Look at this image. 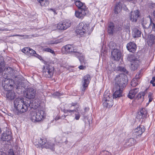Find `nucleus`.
I'll return each mask as SVG.
<instances>
[{
  "mask_svg": "<svg viewBox=\"0 0 155 155\" xmlns=\"http://www.w3.org/2000/svg\"><path fill=\"white\" fill-rule=\"evenodd\" d=\"M14 105L17 114L19 115L26 112L29 106L34 109H36L39 106L40 103L37 99L34 100L31 102L30 99L24 100L23 98L18 97L14 101Z\"/></svg>",
  "mask_w": 155,
  "mask_h": 155,
  "instance_id": "1",
  "label": "nucleus"
},
{
  "mask_svg": "<svg viewBox=\"0 0 155 155\" xmlns=\"http://www.w3.org/2000/svg\"><path fill=\"white\" fill-rule=\"evenodd\" d=\"M30 115L32 121L36 122L43 120L46 115L43 110L34 109L31 111Z\"/></svg>",
  "mask_w": 155,
  "mask_h": 155,
  "instance_id": "2",
  "label": "nucleus"
},
{
  "mask_svg": "<svg viewBox=\"0 0 155 155\" xmlns=\"http://www.w3.org/2000/svg\"><path fill=\"white\" fill-rule=\"evenodd\" d=\"M89 24L85 22H81L78 25L76 30V33L78 35H83L85 33L90 34L93 30L92 28H89Z\"/></svg>",
  "mask_w": 155,
  "mask_h": 155,
  "instance_id": "3",
  "label": "nucleus"
},
{
  "mask_svg": "<svg viewBox=\"0 0 155 155\" xmlns=\"http://www.w3.org/2000/svg\"><path fill=\"white\" fill-rule=\"evenodd\" d=\"M115 86L123 88L126 87L127 82V77L124 74H121L117 75L114 79Z\"/></svg>",
  "mask_w": 155,
  "mask_h": 155,
  "instance_id": "4",
  "label": "nucleus"
},
{
  "mask_svg": "<svg viewBox=\"0 0 155 155\" xmlns=\"http://www.w3.org/2000/svg\"><path fill=\"white\" fill-rule=\"evenodd\" d=\"M112 97V94L107 91L105 92L103 97V104L104 107L109 108L113 105V101Z\"/></svg>",
  "mask_w": 155,
  "mask_h": 155,
  "instance_id": "5",
  "label": "nucleus"
},
{
  "mask_svg": "<svg viewBox=\"0 0 155 155\" xmlns=\"http://www.w3.org/2000/svg\"><path fill=\"white\" fill-rule=\"evenodd\" d=\"M6 76L4 77V79L2 80V84L3 87L4 89L6 91L11 90L13 89V86L14 84V81L12 79L7 78Z\"/></svg>",
  "mask_w": 155,
  "mask_h": 155,
  "instance_id": "6",
  "label": "nucleus"
},
{
  "mask_svg": "<svg viewBox=\"0 0 155 155\" xmlns=\"http://www.w3.org/2000/svg\"><path fill=\"white\" fill-rule=\"evenodd\" d=\"M38 143L42 148L49 149L53 151L54 150L55 144L51 141L47 142L45 139L40 138Z\"/></svg>",
  "mask_w": 155,
  "mask_h": 155,
  "instance_id": "7",
  "label": "nucleus"
},
{
  "mask_svg": "<svg viewBox=\"0 0 155 155\" xmlns=\"http://www.w3.org/2000/svg\"><path fill=\"white\" fill-rule=\"evenodd\" d=\"M145 129L143 125H140L133 131L132 136L134 137L138 138L140 137L142 134L145 131Z\"/></svg>",
  "mask_w": 155,
  "mask_h": 155,
  "instance_id": "8",
  "label": "nucleus"
},
{
  "mask_svg": "<svg viewBox=\"0 0 155 155\" xmlns=\"http://www.w3.org/2000/svg\"><path fill=\"white\" fill-rule=\"evenodd\" d=\"M54 68L51 66L48 65L46 66L43 72V75L48 78H50L53 76Z\"/></svg>",
  "mask_w": 155,
  "mask_h": 155,
  "instance_id": "9",
  "label": "nucleus"
},
{
  "mask_svg": "<svg viewBox=\"0 0 155 155\" xmlns=\"http://www.w3.org/2000/svg\"><path fill=\"white\" fill-rule=\"evenodd\" d=\"M70 26V21L66 20L59 23L57 25V28L60 30H64L69 28Z\"/></svg>",
  "mask_w": 155,
  "mask_h": 155,
  "instance_id": "10",
  "label": "nucleus"
},
{
  "mask_svg": "<svg viewBox=\"0 0 155 155\" xmlns=\"http://www.w3.org/2000/svg\"><path fill=\"white\" fill-rule=\"evenodd\" d=\"M120 87L115 86L114 88V91L115 92L113 94V98H117L123 96V89Z\"/></svg>",
  "mask_w": 155,
  "mask_h": 155,
  "instance_id": "11",
  "label": "nucleus"
},
{
  "mask_svg": "<svg viewBox=\"0 0 155 155\" xmlns=\"http://www.w3.org/2000/svg\"><path fill=\"white\" fill-rule=\"evenodd\" d=\"M90 80L91 78L89 75L86 74L84 76L82 81L83 87L82 91H84L85 90L86 88L88 86Z\"/></svg>",
  "mask_w": 155,
  "mask_h": 155,
  "instance_id": "12",
  "label": "nucleus"
},
{
  "mask_svg": "<svg viewBox=\"0 0 155 155\" xmlns=\"http://www.w3.org/2000/svg\"><path fill=\"white\" fill-rule=\"evenodd\" d=\"M36 94V91L33 88L29 87L26 91V97L29 99L34 98Z\"/></svg>",
  "mask_w": 155,
  "mask_h": 155,
  "instance_id": "13",
  "label": "nucleus"
},
{
  "mask_svg": "<svg viewBox=\"0 0 155 155\" xmlns=\"http://www.w3.org/2000/svg\"><path fill=\"white\" fill-rule=\"evenodd\" d=\"M121 53L118 49H114L111 51V58L114 60L119 61L121 57Z\"/></svg>",
  "mask_w": 155,
  "mask_h": 155,
  "instance_id": "14",
  "label": "nucleus"
},
{
  "mask_svg": "<svg viewBox=\"0 0 155 155\" xmlns=\"http://www.w3.org/2000/svg\"><path fill=\"white\" fill-rule=\"evenodd\" d=\"M139 16V11L138 10L131 11L130 13V20L133 22H136Z\"/></svg>",
  "mask_w": 155,
  "mask_h": 155,
  "instance_id": "15",
  "label": "nucleus"
},
{
  "mask_svg": "<svg viewBox=\"0 0 155 155\" xmlns=\"http://www.w3.org/2000/svg\"><path fill=\"white\" fill-rule=\"evenodd\" d=\"M87 12V9H79L75 12V15L77 18L82 19Z\"/></svg>",
  "mask_w": 155,
  "mask_h": 155,
  "instance_id": "16",
  "label": "nucleus"
},
{
  "mask_svg": "<svg viewBox=\"0 0 155 155\" xmlns=\"http://www.w3.org/2000/svg\"><path fill=\"white\" fill-rule=\"evenodd\" d=\"M126 47L130 52L132 53L135 51L137 49L136 45L133 42H130L128 43L126 45Z\"/></svg>",
  "mask_w": 155,
  "mask_h": 155,
  "instance_id": "17",
  "label": "nucleus"
},
{
  "mask_svg": "<svg viewBox=\"0 0 155 155\" xmlns=\"http://www.w3.org/2000/svg\"><path fill=\"white\" fill-rule=\"evenodd\" d=\"M136 143V140L134 138H131L126 140L124 145V147L127 148L134 145Z\"/></svg>",
  "mask_w": 155,
  "mask_h": 155,
  "instance_id": "18",
  "label": "nucleus"
},
{
  "mask_svg": "<svg viewBox=\"0 0 155 155\" xmlns=\"http://www.w3.org/2000/svg\"><path fill=\"white\" fill-rule=\"evenodd\" d=\"M12 138L11 135V132L6 131L4 133L2 137V139L3 141H8L10 140Z\"/></svg>",
  "mask_w": 155,
  "mask_h": 155,
  "instance_id": "19",
  "label": "nucleus"
},
{
  "mask_svg": "<svg viewBox=\"0 0 155 155\" xmlns=\"http://www.w3.org/2000/svg\"><path fill=\"white\" fill-rule=\"evenodd\" d=\"M147 111L145 108L141 109L139 112H138L137 118L138 119L146 118L147 116Z\"/></svg>",
  "mask_w": 155,
  "mask_h": 155,
  "instance_id": "20",
  "label": "nucleus"
},
{
  "mask_svg": "<svg viewBox=\"0 0 155 155\" xmlns=\"http://www.w3.org/2000/svg\"><path fill=\"white\" fill-rule=\"evenodd\" d=\"M55 141L58 143L64 144H66L68 143L67 138L65 137H60L57 136L55 138Z\"/></svg>",
  "mask_w": 155,
  "mask_h": 155,
  "instance_id": "21",
  "label": "nucleus"
},
{
  "mask_svg": "<svg viewBox=\"0 0 155 155\" xmlns=\"http://www.w3.org/2000/svg\"><path fill=\"white\" fill-rule=\"evenodd\" d=\"M107 31L108 33L110 35L113 34L116 31V27L114 24L112 22H110L108 27Z\"/></svg>",
  "mask_w": 155,
  "mask_h": 155,
  "instance_id": "22",
  "label": "nucleus"
},
{
  "mask_svg": "<svg viewBox=\"0 0 155 155\" xmlns=\"http://www.w3.org/2000/svg\"><path fill=\"white\" fill-rule=\"evenodd\" d=\"M139 91L138 88H136L130 90L127 95L128 98L130 99H133L134 98L135 95Z\"/></svg>",
  "mask_w": 155,
  "mask_h": 155,
  "instance_id": "23",
  "label": "nucleus"
},
{
  "mask_svg": "<svg viewBox=\"0 0 155 155\" xmlns=\"http://www.w3.org/2000/svg\"><path fill=\"white\" fill-rule=\"evenodd\" d=\"M139 61L136 60L131 62L130 67V69L132 71H135L139 67Z\"/></svg>",
  "mask_w": 155,
  "mask_h": 155,
  "instance_id": "24",
  "label": "nucleus"
},
{
  "mask_svg": "<svg viewBox=\"0 0 155 155\" xmlns=\"http://www.w3.org/2000/svg\"><path fill=\"white\" fill-rule=\"evenodd\" d=\"M75 4L78 8L79 9H87L84 3H83L80 1H76L75 2Z\"/></svg>",
  "mask_w": 155,
  "mask_h": 155,
  "instance_id": "25",
  "label": "nucleus"
},
{
  "mask_svg": "<svg viewBox=\"0 0 155 155\" xmlns=\"http://www.w3.org/2000/svg\"><path fill=\"white\" fill-rule=\"evenodd\" d=\"M6 94L7 99L8 100H12L14 99L15 96V93L11 90L7 91Z\"/></svg>",
  "mask_w": 155,
  "mask_h": 155,
  "instance_id": "26",
  "label": "nucleus"
},
{
  "mask_svg": "<svg viewBox=\"0 0 155 155\" xmlns=\"http://www.w3.org/2000/svg\"><path fill=\"white\" fill-rule=\"evenodd\" d=\"M64 49L67 53H70L75 51V49L72 45H68L64 46Z\"/></svg>",
  "mask_w": 155,
  "mask_h": 155,
  "instance_id": "27",
  "label": "nucleus"
},
{
  "mask_svg": "<svg viewBox=\"0 0 155 155\" xmlns=\"http://www.w3.org/2000/svg\"><path fill=\"white\" fill-rule=\"evenodd\" d=\"M147 43L149 45L151 46L155 43V37L153 35L148 36Z\"/></svg>",
  "mask_w": 155,
  "mask_h": 155,
  "instance_id": "28",
  "label": "nucleus"
},
{
  "mask_svg": "<svg viewBox=\"0 0 155 155\" xmlns=\"http://www.w3.org/2000/svg\"><path fill=\"white\" fill-rule=\"evenodd\" d=\"M141 32L137 28L134 29L133 33V36L134 38L139 37L141 36Z\"/></svg>",
  "mask_w": 155,
  "mask_h": 155,
  "instance_id": "29",
  "label": "nucleus"
},
{
  "mask_svg": "<svg viewBox=\"0 0 155 155\" xmlns=\"http://www.w3.org/2000/svg\"><path fill=\"white\" fill-rule=\"evenodd\" d=\"M5 62L2 57H0V73L4 71L5 66Z\"/></svg>",
  "mask_w": 155,
  "mask_h": 155,
  "instance_id": "30",
  "label": "nucleus"
},
{
  "mask_svg": "<svg viewBox=\"0 0 155 155\" xmlns=\"http://www.w3.org/2000/svg\"><path fill=\"white\" fill-rule=\"evenodd\" d=\"M121 9V3L120 2H119L117 3L115 6L114 10V12L115 14H118L120 12Z\"/></svg>",
  "mask_w": 155,
  "mask_h": 155,
  "instance_id": "31",
  "label": "nucleus"
},
{
  "mask_svg": "<svg viewBox=\"0 0 155 155\" xmlns=\"http://www.w3.org/2000/svg\"><path fill=\"white\" fill-rule=\"evenodd\" d=\"M145 95V93L144 92H140L137 94L136 99L137 100H140V101L141 102L143 101V98Z\"/></svg>",
  "mask_w": 155,
  "mask_h": 155,
  "instance_id": "32",
  "label": "nucleus"
},
{
  "mask_svg": "<svg viewBox=\"0 0 155 155\" xmlns=\"http://www.w3.org/2000/svg\"><path fill=\"white\" fill-rule=\"evenodd\" d=\"M139 79L136 78H133L131 82V85L132 87H135L139 84L140 82Z\"/></svg>",
  "mask_w": 155,
  "mask_h": 155,
  "instance_id": "33",
  "label": "nucleus"
},
{
  "mask_svg": "<svg viewBox=\"0 0 155 155\" xmlns=\"http://www.w3.org/2000/svg\"><path fill=\"white\" fill-rule=\"evenodd\" d=\"M42 6H46L48 4V0H37Z\"/></svg>",
  "mask_w": 155,
  "mask_h": 155,
  "instance_id": "34",
  "label": "nucleus"
},
{
  "mask_svg": "<svg viewBox=\"0 0 155 155\" xmlns=\"http://www.w3.org/2000/svg\"><path fill=\"white\" fill-rule=\"evenodd\" d=\"M127 60L130 61L131 62L133 61H135L136 60H137V58H136L135 56L133 54H129L127 58Z\"/></svg>",
  "mask_w": 155,
  "mask_h": 155,
  "instance_id": "35",
  "label": "nucleus"
},
{
  "mask_svg": "<svg viewBox=\"0 0 155 155\" xmlns=\"http://www.w3.org/2000/svg\"><path fill=\"white\" fill-rule=\"evenodd\" d=\"M4 70L5 71H6V72L8 73L9 74H13L14 71L13 69L10 67H8L6 68H4Z\"/></svg>",
  "mask_w": 155,
  "mask_h": 155,
  "instance_id": "36",
  "label": "nucleus"
},
{
  "mask_svg": "<svg viewBox=\"0 0 155 155\" xmlns=\"http://www.w3.org/2000/svg\"><path fill=\"white\" fill-rule=\"evenodd\" d=\"M64 112L65 113H67L68 114H74L75 111H76V110H70L69 109H64L63 110Z\"/></svg>",
  "mask_w": 155,
  "mask_h": 155,
  "instance_id": "37",
  "label": "nucleus"
},
{
  "mask_svg": "<svg viewBox=\"0 0 155 155\" xmlns=\"http://www.w3.org/2000/svg\"><path fill=\"white\" fill-rule=\"evenodd\" d=\"M116 44L113 42H110L109 44V47L110 49L112 50L115 49Z\"/></svg>",
  "mask_w": 155,
  "mask_h": 155,
  "instance_id": "38",
  "label": "nucleus"
},
{
  "mask_svg": "<svg viewBox=\"0 0 155 155\" xmlns=\"http://www.w3.org/2000/svg\"><path fill=\"white\" fill-rule=\"evenodd\" d=\"M1 155H15V154L13 150L11 149L9 150L8 154L2 152L1 153Z\"/></svg>",
  "mask_w": 155,
  "mask_h": 155,
  "instance_id": "39",
  "label": "nucleus"
},
{
  "mask_svg": "<svg viewBox=\"0 0 155 155\" xmlns=\"http://www.w3.org/2000/svg\"><path fill=\"white\" fill-rule=\"evenodd\" d=\"M117 69L118 71L125 73L127 72L126 70L124 67L121 66H118L117 67Z\"/></svg>",
  "mask_w": 155,
  "mask_h": 155,
  "instance_id": "40",
  "label": "nucleus"
},
{
  "mask_svg": "<svg viewBox=\"0 0 155 155\" xmlns=\"http://www.w3.org/2000/svg\"><path fill=\"white\" fill-rule=\"evenodd\" d=\"M81 64H85V63L84 61V57L83 54H82L78 58Z\"/></svg>",
  "mask_w": 155,
  "mask_h": 155,
  "instance_id": "41",
  "label": "nucleus"
},
{
  "mask_svg": "<svg viewBox=\"0 0 155 155\" xmlns=\"http://www.w3.org/2000/svg\"><path fill=\"white\" fill-rule=\"evenodd\" d=\"M148 27L150 28H151L153 31H155V24L152 21L151 19H150V22Z\"/></svg>",
  "mask_w": 155,
  "mask_h": 155,
  "instance_id": "42",
  "label": "nucleus"
},
{
  "mask_svg": "<svg viewBox=\"0 0 155 155\" xmlns=\"http://www.w3.org/2000/svg\"><path fill=\"white\" fill-rule=\"evenodd\" d=\"M44 51L50 52L52 54H54V51L49 48H44L43 49Z\"/></svg>",
  "mask_w": 155,
  "mask_h": 155,
  "instance_id": "43",
  "label": "nucleus"
},
{
  "mask_svg": "<svg viewBox=\"0 0 155 155\" xmlns=\"http://www.w3.org/2000/svg\"><path fill=\"white\" fill-rule=\"evenodd\" d=\"M153 94L151 92H149L148 93V97L149 98V102H151L153 99Z\"/></svg>",
  "mask_w": 155,
  "mask_h": 155,
  "instance_id": "44",
  "label": "nucleus"
},
{
  "mask_svg": "<svg viewBox=\"0 0 155 155\" xmlns=\"http://www.w3.org/2000/svg\"><path fill=\"white\" fill-rule=\"evenodd\" d=\"M74 55L77 57L79 58L82 54H81L80 52L77 51V50L75 49L74 52H73Z\"/></svg>",
  "mask_w": 155,
  "mask_h": 155,
  "instance_id": "45",
  "label": "nucleus"
},
{
  "mask_svg": "<svg viewBox=\"0 0 155 155\" xmlns=\"http://www.w3.org/2000/svg\"><path fill=\"white\" fill-rule=\"evenodd\" d=\"M35 52V51L34 50L29 48L28 53L30 54L31 55H32L34 54Z\"/></svg>",
  "mask_w": 155,
  "mask_h": 155,
  "instance_id": "46",
  "label": "nucleus"
},
{
  "mask_svg": "<svg viewBox=\"0 0 155 155\" xmlns=\"http://www.w3.org/2000/svg\"><path fill=\"white\" fill-rule=\"evenodd\" d=\"M29 48H25L22 49V51L25 53H28Z\"/></svg>",
  "mask_w": 155,
  "mask_h": 155,
  "instance_id": "47",
  "label": "nucleus"
},
{
  "mask_svg": "<svg viewBox=\"0 0 155 155\" xmlns=\"http://www.w3.org/2000/svg\"><path fill=\"white\" fill-rule=\"evenodd\" d=\"M141 76V71H139L135 76L136 78L139 80V79Z\"/></svg>",
  "mask_w": 155,
  "mask_h": 155,
  "instance_id": "48",
  "label": "nucleus"
},
{
  "mask_svg": "<svg viewBox=\"0 0 155 155\" xmlns=\"http://www.w3.org/2000/svg\"><path fill=\"white\" fill-rule=\"evenodd\" d=\"M150 83L152 84L153 86H155V77H153L152 80L150 81Z\"/></svg>",
  "mask_w": 155,
  "mask_h": 155,
  "instance_id": "49",
  "label": "nucleus"
},
{
  "mask_svg": "<svg viewBox=\"0 0 155 155\" xmlns=\"http://www.w3.org/2000/svg\"><path fill=\"white\" fill-rule=\"evenodd\" d=\"M75 118L77 120H78L80 117V115L78 112H77L75 114Z\"/></svg>",
  "mask_w": 155,
  "mask_h": 155,
  "instance_id": "50",
  "label": "nucleus"
},
{
  "mask_svg": "<svg viewBox=\"0 0 155 155\" xmlns=\"http://www.w3.org/2000/svg\"><path fill=\"white\" fill-rule=\"evenodd\" d=\"M115 26L116 27V31H115V32L117 31H120L121 30V28L119 25H115Z\"/></svg>",
  "mask_w": 155,
  "mask_h": 155,
  "instance_id": "51",
  "label": "nucleus"
},
{
  "mask_svg": "<svg viewBox=\"0 0 155 155\" xmlns=\"http://www.w3.org/2000/svg\"><path fill=\"white\" fill-rule=\"evenodd\" d=\"M89 110V108L88 107H85L84 108V112L82 113L83 115H85L86 112L88 111Z\"/></svg>",
  "mask_w": 155,
  "mask_h": 155,
  "instance_id": "52",
  "label": "nucleus"
},
{
  "mask_svg": "<svg viewBox=\"0 0 155 155\" xmlns=\"http://www.w3.org/2000/svg\"><path fill=\"white\" fill-rule=\"evenodd\" d=\"M84 64H81V65L78 67V68L80 70H84L86 68V66L84 65Z\"/></svg>",
  "mask_w": 155,
  "mask_h": 155,
  "instance_id": "53",
  "label": "nucleus"
},
{
  "mask_svg": "<svg viewBox=\"0 0 155 155\" xmlns=\"http://www.w3.org/2000/svg\"><path fill=\"white\" fill-rule=\"evenodd\" d=\"M77 104L78 103L76 102L72 103L71 104V105L69 106V107H71L72 106H76Z\"/></svg>",
  "mask_w": 155,
  "mask_h": 155,
  "instance_id": "54",
  "label": "nucleus"
},
{
  "mask_svg": "<svg viewBox=\"0 0 155 155\" xmlns=\"http://www.w3.org/2000/svg\"><path fill=\"white\" fill-rule=\"evenodd\" d=\"M57 44V42L54 41H51L49 42L48 44Z\"/></svg>",
  "mask_w": 155,
  "mask_h": 155,
  "instance_id": "55",
  "label": "nucleus"
},
{
  "mask_svg": "<svg viewBox=\"0 0 155 155\" xmlns=\"http://www.w3.org/2000/svg\"><path fill=\"white\" fill-rule=\"evenodd\" d=\"M54 94L55 95L58 96H60L61 95V94L60 93L58 92L55 93Z\"/></svg>",
  "mask_w": 155,
  "mask_h": 155,
  "instance_id": "56",
  "label": "nucleus"
},
{
  "mask_svg": "<svg viewBox=\"0 0 155 155\" xmlns=\"http://www.w3.org/2000/svg\"><path fill=\"white\" fill-rule=\"evenodd\" d=\"M24 36V35H18L16 34L14 35H13L11 36L14 37V36H20V37H23Z\"/></svg>",
  "mask_w": 155,
  "mask_h": 155,
  "instance_id": "57",
  "label": "nucleus"
},
{
  "mask_svg": "<svg viewBox=\"0 0 155 155\" xmlns=\"http://www.w3.org/2000/svg\"><path fill=\"white\" fill-rule=\"evenodd\" d=\"M50 10H51L54 13H56L55 10L54 9H53L51 8L50 9Z\"/></svg>",
  "mask_w": 155,
  "mask_h": 155,
  "instance_id": "58",
  "label": "nucleus"
},
{
  "mask_svg": "<svg viewBox=\"0 0 155 155\" xmlns=\"http://www.w3.org/2000/svg\"><path fill=\"white\" fill-rule=\"evenodd\" d=\"M0 30L3 31H5L7 30H6V29H0Z\"/></svg>",
  "mask_w": 155,
  "mask_h": 155,
  "instance_id": "59",
  "label": "nucleus"
},
{
  "mask_svg": "<svg viewBox=\"0 0 155 155\" xmlns=\"http://www.w3.org/2000/svg\"><path fill=\"white\" fill-rule=\"evenodd\" d=\"M25 36H26V37H27L28 36V35H25Z\"/></svg>",
  "mask_w": 155,
  "mask_h": 155,
  "instance_id": "60",
  "label": "nucleus"
},
{
  "mask_svg": "<svg viewBox=\"0 0 155 155\" xmlns=\"http://www.w3.org/2000/svg\"><path fill=\"white\" fill-rule=\"evenodd\" d=\"M66 117V116H65V115H64V118H65Z\"/></svg>",
  "mask_w": 155,
  "mask_h": 155,
  "instance_id": "61",
  "label": "nucleus"
},
{
  "mask_svg": "<svg viewBox=\"0 0 155 155\" xmlns=\"http://www.w3.org/2000/svg\"><path fill=\"white\" fill-rule=\"evenodd\" d=\"M56 119H57L56 118ZM58 118L57 119H56V120H58Z\"/></svg>",
  "mask_w": 155,
  "mask_h": 155,
  "instance_id": "62",
  "label": "nucleus"
}]
</instances>
